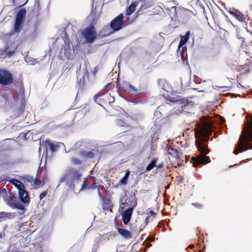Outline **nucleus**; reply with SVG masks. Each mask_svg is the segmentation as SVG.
I'll use <instances>...</instances> for the list:
<instances>
[{
	"mask_svg": "<svg viewBox=\"0 0 252 252\" xmlns=\"http://www.w3.org/2000/svg\"><path fill=\"white\" fill-rule=\"evenodd\" d=\"M209 105H207L206 108L201 107V111L205 114H208L209 112L210 104H212L211 102H209ZM223 123L224 119L220 117H216L213 118L211 116L207 115L203 116L200 118V122L195 124L196 126L195 129V136L196 141L195 142V146L198 151L200 152V155L197 157H193L192 158L193 166L197 167L198 165L200 164H204L210 162L209 157L206 156L209 152V150L207 148V146L206 145L205 141H207L211 134L213 129L215 128L214 126L215 123Z\"/></svg>",
	"mask_w": 252,
	"mask_h": 252,
	"instance_id": "1",
	"label": "nucleus"
},
{
	"mask_svg": "<svg viewBox=\"0 0 252 252\" xmlns=\"http://www.w3.org/2000/svg\"><path fill=\"white\" fill-rule=\"evenodd\" d=\"M82 175L76 169L71 168L67 170L60 180V184L64 183L65 185L70 189L75 192L76 190H84L88 188L87 179L84 181L80 189H77L81 183Z\"/></svg>",
	"mask_w": 252,
	"mask_h": 252,
	"instance_id": "2",
	"label": "nucleus"
},
{
	"mask_svg": "<svg viewBox=\"0 0 252 252\" xmlns=\"http://www.w3.org/2000/svg\"><path fill=\"white\" fill-rule=\"evenodd\" d=\"M251 142H252V117L250 118V122L246 124L243 133L239 138L238 145L234 150V153L237 155L239 153L252 149Z\"/></svg>",
	"mask_w": 252,
	"mask_h": 252,
	"instance_id": "3",
	"label": "nucleus"
},
{
	"mask_svg": "<svg viewBox=\"0 0 252 252\" xmlns=\"http://www.w3.org/2000/svg\"><path fill=\"white\" fill-rule=\"evenodd\" d=\"M83 37L88 43H93L96 38V32L94 26L91 24L81 31Z\"/></svg>",
	"mask_w": 252,
	"mask_h": 252,
	"instance_id": "4",
	"label": "nucleus"
},
{
	"mask_svg": "<svg viewBox=\"0 0 252 252\" xmlns=\"http://www.w3.org/2000/svg\"><path fill=\"white\" fill-rule=\"evenodd\" d=\"M110 27L112 32L104 33L105 35H109L120 30L124 27V16L123 14H119L114 18L110 24Z\"/></svg>",
	"mask_w": 252,
	"mask_h": 252,
	"instance_id": "5",
	"label": "nucleus"
},
{
	"mask_svg": "<svg viewBox=\"0 0 252 252\" xmlns=\"http://www.w3.org/2000/svg\"><path fill=\"white\" fill-rule=\"evenodd\" d=\"M13 77L11 74L7 70H0V84L2 85H10L12 83Z\"/></svg>",
	"mask_w": 252,
	"mask_h": 252,
	"instance_id": "6",
	"label": "nucleus"
},
{
	"mask_svg": "<svg viewBox=\"0 0 252 252\" xmlns=\"http://www.w3.org/2000/svg\"><path fill=\"white\" fill-rule=\"evenodd\" d=\"M18 198L14 195L10 194V199L8 201L7 204L13 208L19 209L21 214H23L25 212V208L23 205L19 202H17Z\"/></svg>",
	"mask_w": 252,
	"mask_h": 252,
	"instance_id": "7",
	"label": "nucleus"
},
{
	"mask_svg": "<svg viewBox=\"0 0 252 252\" xmlns=\"http://www.w3.org/2000/svg\"><path fill=\"white\" fill-rule=\"evenodd\" d=\"M164 108L171 109L172 107L171 105L168 103H166L163 105L158 106L157 110H156L154 113V116L157 118V119L160 118L162 116L164 117L166 115L167 113L163 111Z\"/></svg>",
	"mask_w": 252,
	"mask_h": 252,
	"instance_id": "8",
	"label": "nucleus"
},
{
	"mask_svg": "<svg viewBox=\"0 0 252 252\" xmlns=\"http://www.w3.org/2000/svg\"><path fill=\"white\" fill-rule=\"evenodd\" d=\"M62 54L67 59H71L73 57V52L69 45L65 44L63 48L61 51Z\"/></svg>",
	"mask_w": 252,
	"mask_h": 252,
	"instance_id": "9",
	"label": "nucleus"
},
{
	"mask_svg": "<svg viewBox=\"0 0 252 252\" xmlns=\"http://www.w3.org/2000/svg\"><path fill=\"white\" fill-rule=\"evenodd\" d=\"M19 198L23 203H28L30 201L28 192L25 190V188L18 191Z\"/></svg>",
	"mask_w": 252,
	"mask_h": 252,
	"instance_id": "10",
	"label": "nucleus"
},
{
	"mask_svg": "<svg viewBox=\"0 0 252 252\" xmlns=\"http://www.w3.org/2000/svg\"><path fill=\"white\" fill-rule=\"evenodd\" d=\"M117 229L121 236L125 239H129L131 237V232L123 228L117 227Z\"/></svg>",
	"mask_w": 252,
	"mask_h": 252,
	"instance_id": "11",
	"label": "nucleus"
},
{
	"mask_svg": "<svg viewBox=\"0 0 252 252\" xmlns=\"http://www.w3.org/2000/svg\"><path fill=\"white\" fill-rule=\"evenodd\" d=\"M26 15V10L25 8H21L17 13L16 16V20L18 21L23 22L25 21Z\"/></svg>",
	"mask_w": 252,
	"mask_h": 252,
	"instance_id": "12",
	"label": "nucleus"
},
{
	"mask_svg": "<svg viewBox=\"0 0 252 252\" xmlns=\"http://www.w3.org/2000/svg\"><path fill=\"white\" fill-rule=\"evenodd\" d=\"M133 209L132 208H128L122 214V220H130Z\"/></svg>",
	"mask_w": 252,
	"mask_h": 252,
	"instance_id": "13",
	"label": "nucleus"
},
{
	"mask_svg": "<svg viewBox=\"0 0 252 252\" xmlns=\"http://www.w3.org/2000/svg\"><path fill=\"white\" fill-rule=\"evenodd\" d=\"M123 88L126 91L129 93L135 94L137 93V89L132 85L128 83H126L124 84Z\"/></svg>",
	"mask_w": 252,
	"mask_h": 252,
	"instance_id": "14",
	"label": "nucleus"
},
{
	"mask_svg": "<svg viewBox=\"0 0 252 252\" xmlns=\"http://www.w3.org/2000/svg\"><path fill=\"white\" fill-rule=\"evenodd\" d=\"M82 73L83 75L81 77H79V76H78V83L81 85L82 83L83 85H84L85 81V76H87V79L88 78V70L86 68H84L82 69Z\"/></svg>",
	"mask_w": 252,
	"mask_h": 252,
	"instance_id": "15",
	"label": "nucleus"
},
{
	"mask_svg": "<svg viewBox=\"0 0 252 252\" xmlns=\"http://www.w3.org/2000/svg\"><path fill=\"white\" fill-rule=\"evenodd\" d=\"M138 2L137 1H134L132 2L126 10V15H130L135 11L136 7L137 6Z\"/></svg>",
	"mask_w": 252,
	"mask_h": 252,
	"instance_id": "16",
	"label": "nucleus"
},
{
	"mask_svg": "<svg viewBox=\"0 0 252 252\" xmlns=\"http://www.w3.org/2000/svg\"><path fill=\"white\" fill-rule=\"evenodd\" d=\"M27 34L32 39L34 38L37 35V28L35 26L31 27L28 31Z\"/></svg>",
	"mask_w": 252,
	"mask_h": 252,
	"instance_id": "17",
	"label": "nucleus"
},
{
	"mask_svg": "<svg viewBox=\"0 0 252 252\" xmlns=\"http://www.w3.org/2000/svg\"><path fill=\"white\" fill-rule=\"evenodd\" d=\"M158 85L166 92H169L171 90L170 87L164 80H159Z\"/></svg>",
	"mask_w": 252,
	"mask_h": 252,
	"instance_id": "18",
	"label": "nucleus"
},
{
	"mask_svg": "<svg viewBox=\"0 0 252 252\" xmlns=\"http://www.w3.org/2000/svg\"><path fill=\"white\" fill-rule=\"evenodd\" d=\"M10 182L17 188L18 191L21 189H23V188H25L23 184L20 181L16 179H11L10 180Z\"/></svg>",
	"mask_w": 252,
	"mask_h": 252,
	"instance_id": "19",
	"label": "nucleus"
},
{
	"mask_svg": "<svg viewBox=\"0 0 252 252\" xmlns=\"http://www.w3.org/2000/svg\"><path fill=\"white\" fill-rule=\"evenodd\" d=\"M47 143H48V146H49L50 151L53 153L56 152L58 150L59 147H60V146L61 145H63V143H59L57 144H54V143H51L49 142H48Z\"/></svg>",
	"mask_w": 252,
	"mask_h": 252,
	"instance_id": "20",
	"label": "nucleus"
},
{
	"mask_svg": "<svg viewBox=\"0 0 252 252\" xmlns=\"http://www.w3.org/2000/svg\"><path fill=\"white\" fill-rule=\"evenodd\" d=\"M126 204H127V206H129V208H132L133 209L134 207H135L136 206V201L135 198V197L131 196V197H129L127 198L126 200Z\"/></svg>",
	"mask_w": 252,
	"mask_h": 252,
	"instance_id": "21",
	"label": "nucleus"
},
{
	"mask_svg": "<svg viewBox=\"0 0 252 252\" xmlns=\"http://www.w3.org/2000/svg\"><path fill=\"white\" fill-rule=\"evenodd\" d=\"M79 155L81 156L82 157L85 158H92L94 157V153L92 152H84V151H81L79 153Z\"/></svg>",
	"mask_w": 252,
	"mask_h": 252,
	"instance_id": "22",
	"label": "nucleus"
},
{
	"mask_svg": "<svg viewBox=\"0 0 252 252\" xmlns=\"http://www.w3.org/2000/svg\"><path fill=\"white\" fill-rule=\"evenodd\" d=\"M234 15L236 18L239 21H244L245 18L244 15L239 11L236 9H233Z\"/></svg>",
	"mask_w": 252,
	"mask_h": 252,
	"instance_id": "23",
	"label": "nucleus"
},
{
	"mask_svg": "<svg viewBox=\"0 0 252 252\" xmlns=\"http://www.w3.org/2000/svg\"><path fill=\"white\" fill-rule=\"evenodd\" d=\"M14 217V215L11 213L0 212V219H4L6 220L12 219Z\"/></svg>",
	"mask_w": 252,
	"mask_h": 252,
	"instance_id": "24",
	"label": "nucleus"
},
{
	"mask_svg": "<svg viewBox=\"0 0 252 252\" xmlns=\"http://www.w3.org/2000/svg\"><path fill=\"white\" fill-rule=\"evenodd\" d=\"M23 22L18 21L15 20L14 24V30L15 32H19L21 31L23 28Z\"/></svg>",
	"mask_w": 252,
	"mask_h": 252,
	"instance_id": "25",
	"label": "nucleus"
},
{
	"mask_svg": "<svg viewBox=\"0 0 252 252\" xmlns=\"http://www.w3.org/2000/svg\"><path fill=\"white\" fill-rule=\"evenodd\" d=\"M190 34L189 32H187L184 36L181 37V40L179 43V46H181L185 44L189 39Z\"/></svg>",
	"mask_w": 252,
	"mask_h": 252,
	"instance_id": "26",
	"label": "nucleus"
},
{
	"mask_svg": "<svg viewBox=\"0 0 252 252\" xmlns=\"http://www.w3.org/2000/svg\"><path fill=\"white\" fill-rule=\"evenodd\" d=\"M124 223L126 225H128L129 226V228L135 232H139L140 229L137 228L136 226L134 224L130 223V221H123Z\"/></svg>",
	"mask_w": 252,
	"mask_h": 252,
	"instance_id": "27",
	"label": "nucleus"
},
{
	"mask_svg": "<svg viewBox=\"0 0 252 252\" xmlns=\"http://www.w3.org/2000/svg\"><path fill=\"white\" fill-rule=\"evenodd\" d=\"M164 222H166V225L169 227V229H170V230H171L172 229H171V227L169 226V224L168 223V221H158V226L159 228L160 227L162 228V231H163V232L165 231L166 230V228H165Z\"/></svg>",
	"mask_w": 252,
	"mask_h": 252,
	"instance_id": "28",
	"label": "nucleus"
},
{
	"mask_svg": "<svg viewBox=\"0 0 252 252\" xmlns=\"http://www.w3.org/2000/svg\"><path fill=\"white\" fill-rule=\"evenodd\" d=\"M147 216H146L145 220H153L155 219L157 215L156 213L153 211H150L148 213H147Z\"/></svg>",
	"mask_w": 252,
	"mask_h": 252,
	"instance_id": "29",
	"label": "nucleus"
},
{
	"mask_svg": "<svg viewBox=\"0 0 252 252\" xmlns=\"http://www.w3.org/2000/svg\"><path fill=\"white\" fill-rule=\"evenodd\" d=\"M157 162V158H155V159H153L152 161L147 166L146 169V171H149L151 169H152L154 168V167L155 166Z\"/></svg>",
	"mask_w": 252,
	"mask_h": 252,
	"instance_id": "30",
	"label": "nucleus"
},
{
	"mask_svg": "<svg viewBox=\"0 0 252 252\" xmlns=\"http://www.w3.org/2000/svg\"><path fill=\"white\" fill-rule=\"evenodd\" d=\"M109 32H112V30L111 29L110 27H104L101 31V34L103 36H107L108 35H105L104 33H107Z\"/></svg>",
	"mask_w": 252,
	"mask_h": 252,
	"instance_id": "31",
	"label": "nucleus"
},
{
	"mask_svg": "<svg viewBox=\"0 0 252 252\" xmlns=\"http://www.w3.org/2000/svg\"><path fill=\"white\" fill-rule=\"evenodd\" d=\"M116 124L119 126H128V125L122 120L117 119L116 121Z\"/></svg>",
	"mask_w": 252,
	"mask_h": 252,
	"instance_id": "32",
	"label": "nucleus"
},
{
	"mask_svg": "<svg viewBox=\"0 0 252 252\" xmlns=\"http://www.w3.org/2000/svg\"><path fill=\"white\" fill-rule=\"evenodd\" d=\"M168 153L169 154L173 155L175 157L178 156L179 152L177 150L174 149L173 148L169 149Z\"/></svg>",
	"mask_w": 252,
	"mask_h": 252,
	"instance_id": "33",
	"label": "nucleus"
},
{
	"mask_svg": "<svg viewBox=\"0 0 252 252\" xmlns=\"http://www.w3.org/2000/svg\"><path fill=\"white\" fill-rule=\"evenodd\" d=\"M181 12H182V13L186 14L188 15H190L191 14H193L192 11H191V10H190L188 9L185 8H182Z\"/></svg>",
	"mask_w": 252,
	"mask_h": 252,
	"instance_id": "34",
	"label": "nucleus"
},
{
	"mask_svg": "<svg viewBox=\"0 0 252 252\" xmlns=\"http://www.w3.org/2000/svg\"><path fill=\"white\" fill-rule=\"evenodd\" d=\"M71 162L75 165H78L81 163L80 161L78 159L76 158H72Z\"/></svg>",
	"mask_w": 252,
	"mask_h": 252,
	"instance_id": "35",
	"label": "nucleus"
},
{
	"mask_svg": "<svg viewBox=\"0 0 252 252\" xmlns=\"http://www.w3.org/2000/svg\"><path fill=\"white\" fill-rule=\"evenodd\" d=\"M25 61L27 63H29L31 65L35 64L36 63V61L35 59H32L31 61H29L28 59H27L25 60Z\"/></svg>",
	"mask_w": 252,
	"mask_h": 252,
	"instance_id": "36",
	"label": "nucleus"
},
{
	"mask_svg": "<svg viewBox=\"0 0 252 252\" xmlns=\"http://www.w3.org/2000/svg\"><path fill=\"white\" fill-rule=\"evenodd\" d=\"M191 205L193 207H194L196 208H198V209L201 208L202 207V205L201 204L198 203H192Z\"/></svg>",
	"mask_w": 252,
	"mask_h": 252,
	"instance_id": "37",
	"label": "nucleus"
},
{
	"mask_svg": "<svg viewBox=\"0 0 252 252\" xmlns=\"http://www.w3.org/2000/svg\"><path fill=\"white\" fill-rule=\"evenodd\" d=\"M127 179L126 177H124L120 181V183L123 185H125L127 183Z\"/></svg>",
	"mask_w": 252,
	"mask_h": 252,
	"instance_id": "38",
	"label": "nucleus"
},
{
	"mask_svg": "<svg viewBox=\"0 0 252 252\" xmlns=\"http://www.w3.org/2000/svg\"><path fill=\"white\" fill-rule=\"evenodd\" d=\"M34 184L36 186H39L41 184V181L38 179L36 178L34 180Z\"/></svg>",
	"mask_w": 252,
	"mask_h": 252,
	"instance_id": "39",
	"label": "nucleus"
},
{
	"mask_svg": "<svg viewBox=\"0 0 252 252\" xmlns=\"http://www.w3.org/2000/svg\"><path fill=\"white\" fill-rule=\"evenodd\" d=\"M14 53H15L14 51H9L7 53L5 54V55L8 57H10L13 56V55L14 54Z\"/></svg>",
	"mask_w": 252,
	"mask_h": 252,
	"instance_id": "40",
	"label": "nucleus"
},
{
	"mask_svg": "<svg viewBox=\"0 0 252 252\" xmlns=\"http://www.w3.org/2000/svg\"><path fill=\"white\" fill-rule=\"evenodd\" d=\"M46 195V192H42L39 196V198L40 200H42Z\"/></svg>",
	"mask_w": 252,
	"mask_h": 252,
	"instance_id": "41",
	"label": "nucleus"
},
{
	"mask_svg": "<svg viewBox=\"0 0 252 252\" xmlns=\"http://www.w3.org/2000/svg\"><path fill=\"white\" fill-rule=\"evenodd\" d=\"M170 109H166V108H164L163 109V111L167 113L166 115L165 116V117H167V116H168L169 115H170L171 113H169V111L170 110Z\"/></svg>",
	"mask_w": 252,
	"mask_h": 252,
	"instance_id": "42",
	"label": "nucleus"
},
{
	"mask_svg": "<svg viewBox=\"0 0 252 252\" xmlns=\"http://www.w3.org/2000/svg\"><path fill=\"white\" fill-rule=\"evenodd\" d=\"M114 232H110L106 234L105 235V236H108V237H112L114 236Z\"/></svg>",
	"mask_w": 252,
	"mask_h": 252,
	"instance_id": "43",
	"label": "nucleus"
},
{
	"mask_svg": "<svg viewBox=\"0 0 252 252\" xmlns=\"http://www.w3.org/2000/svg\"><path fill=\"white\" fill-rule=\"evenodd\" d=\"M5 51L2 49H0V56L5 55Z\"/></svg>",
	"mask_w": 252,
	"mask_h": 252,
	"instance_id": "44",
	"label": "nucleus"
},
{
	"mask_svg": "<svg viewBox=\"0 0 252 252\" xmlns=\"http://www.w3.org/2000/svg\"><path fill=\"white\" fill-rule=\"evenodd\" d=\"M156 167L157 169L162 168L163 167V165L162 164H159L158 165H156Z\"/></svg>",
	"mask_w": 252,
	"mask_h": 252,
	"instance_id": "45",
	"label": "nucleus"
},
{
	"mask_svg": "<svg viewBox=\"0 0 252 252\" xmlns=\"http://www.w3.org/2000/svg\"><path fill=\"white\" fill-rule=\"evenodd\" d=\"M45 231V229H42V230H41V232H40V234H41V235H42V237H44L43 235H44V234Z\"/></svg>",
	"mask_w": 252,
	"mask_h": 252,
	"instance_id": "46",
	"label": "nucleus"
},
{
	"mask_svg": "<svg viewBox=\"0 0 252 252\" xmlns=\"http://www.w3.org/2000/svg\"><path fill=\"white\" fill-rule=\"evenodd\" d=\"M129 175V172L127 171L124 177H126L127 178H128V176Z\"/></svg>",
	"mask_w": 252,
	"mask_h": 252,
	"instance_id": "47",
	"label": "nucleus"
},
{
	"mask_svg": "<svg viewBox=\"0 0 252 252\" xmlns=\"http://www.w3.org/2000/svg\"><path fill=\"white\" fill-rule=\"evenodd\" d=\"M98 195L100 197H101L102 196H101V194L100 193V190L99 189H98Z\"/></svg>",
	"mask_w": 252,
	"mask_h": 252,
	"instance_id": "48",
	"label": "nucleus"
},
{
	"mask_svg": "<svg viewBox=\"0 0 252 252\" xmlns=\"http://www.w3.org/2000/svg\"><path fill=\"white\" fill-rule=\"evenodd\" d=\"M152 246V244H151L150 243H148L146 244V247H148V248L151 247Z\"/></svg>",
	"mask_w": 252,
	"mask_h": 252,
	"instance_id": "49",
	"label": "nucleus"
},
{
	"mask_svg": "<svg viewBox=\"0 0 252 252\" xmlns=\"http://www.w3.org/2000/svg\"><path fill=\"white\" fill-rule=\"evenodd\" d=\"M170 101H171L173 103H174V102H176L178 101L177 100H174V99L170 100Z\"/></svg>",
	"mask_w": 252,
	"mask_h": 252,
	"instance_id": "50",
	"label": "nucleus"
},
{
	"mask_svg": "<svg viewBox=\"0 0 252 252\" xmlns=\"http://www.w3.org/2000/svg\"><path fill=\"white\" fill-rule=\"evenodd\" d=\"M88 188H89V189H92V188H94V187L92 186H89Z\"/></svg>",
	"mask_w": 252,
	"mask_h": 252,
	"instance_id": "51",
	"label": "nucleus"
},
{
	"mask_svg": "<svg viewBox=\"0 0 252 252\" xmlns=\"http://www.w3.org/2000/svg\"><path fill=\"white\" fill-rule=\"evenodd\" d=\"M96 99H97V96H96V95H95V96H94V101H95V102H96Z\"/></svg>",
	"mask_w": 252,
	"mask_h": 252,
	"instance_id": "52",
	"label": "nucleus"
},
{
	"mask_svg": "<svg viewBox=\"0 0 252 252\" xmlns=\"http://www.w3.org/2000/svg\"><path fill=\"white\" fill-rule=\"evenodd\" d=\"M189 247L190 248H191V249L192 248H193V245H190V246H189Z\"/></svg>",
	"mask_w": 252,
	"mask_h": 252,
	"instance_id": "53",
	"label": "nucleus"
},
{
	"mask_svg": "<svg viewBox=\"0 0 252 252\" xmlns=\"http://www.w3.org/2000/svg\"><path fill=\"white\" fill-rule=\"evenodd\" d=\"M205 249V246H203V248H202L203 251H204V250Z\"/></svg>",
	"mask_w": 252,
	"mask_h": 252,
	"instance_id": "54",
	"label": "nucleus"
},
{
	"mask_svg": "<svg viewBox=\"0 0 252 252\" xmlns=\"http://www.w3.org/2000/svg\"><path fill=\"white\" fill-rule=\"evenodd\" d=\"M202 240V239H201L200 238H199V242H200Z\"/></svg>",
	"mask_w": 252,
	"mask_h": 252,
	"instance_id": "55",
	"label": "nucleus"
},
{
	"mask_svg": "<svg viewBox=\"0 0 252 252\" xmlns=\"http://www.w3.org/2000/svg\"><path fill=\"white\" fill-rule=\"evenodd\" d=\"M25 223H23V224H22V226H25Z\"/></svg>",
	"mask_w": 252,
	"mask_h": 252,
	"instance_id": "56",
	"label": "nucleus"
},
{
	"mask_svg": "<svg viewBox=\"0 0 252 252\" xmlns=\"http://www.w3.org/2000/svg\"><path fill=\"white\" fill-rule=\"evenodd\" d=\"M145 222H146V224L147 225L148 224V221H145Z\"/></svg>",
	"mask_w": 252,
	"mask_h": 252,
	"instance_id": "57",
	"label": "nucleus"
},
{
	"mask_svg": "<svg viewBox=\"0 0 252 252\" xmlns=\"http://www.w3.org/2000/svg\"><path fill=\"white\" fill-rule=\"evenodd\" d=\"M2 237V234L0 233V238Z\"/></svg>",
	"mask_w": 252,
	"mask_h": 252,
	"instance_id": "58",
	"label": "nucleus"
},
{
	"mask_svg": "<svg viewBox=\"0 0 252 252\" xmlns=\"http://www.w3.org/2000/svg\"><path fill=\"white\" fill-rule=\"evenodd\" d=\"M115 223L116 225L117 224V221H115Z\"/></svg>",
	"mask_w": 252,
	"mask_h": 252,
	"instance_id": "59",
	"label": "nucleus"
},
{
	"mask_svg": "<svg viewBox=\"0 0 252 252\" xmlns=\"http://www.w3.org/2000/svg\"><path fill=\"white\" fill-rule=\"evenodd\" d=\"M48 233H49L50 232V230H48Z\"/></svg>",
	"mask_w": 252,
	"mask_h": 252,
	"instance_id": "60",
	"label": "nucleus"
},
{
	"mask_svg": "<svg viewBox=\"0 0 252 252\" xmlns=\"http://www.w3.org/2000/svg\"><path fill=\"white\" fill-rule=\"evenodd\" d=\"M116 220H117V218H116L115 219V221H116Z\"/></svg>",
	"mask_w": 252,
	"mask_h": 252,
	"instance_id": "61",
	"label": "nucleus"
}]
</instances>
